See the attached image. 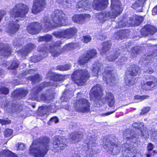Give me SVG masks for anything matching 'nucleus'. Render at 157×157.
Wrapping results in <instances>:
<instances>
[{
    "label": "nucleus",
    "mask_w": 157,
    "mask_h": 157,
    "mask_svg": "<svg viewBox=\"0 0 157 157\" xmlns=\"http://www.w3.org/2000/svg\"><path fill=\"white\" fill-rule=\"evenodd\" d=\"M111 69L106 67L103 73V79L104 82L110 86H113L117 81L115 75L113 73Z\"/></svg>",
    "instance_id": "obj_11"
},
{
    "label": "nucleus",
    "mask_w": 157,
    "mask_h": 157,
    "mask_svg": "<svg viewBox=\"0 0 157 157\" xmlns=\"http://www.w3.org/2000/svg\"><path fill=\"white\" fill-rule=\"evenodd\" d=\"M96 50L93 49L87 52L86 55L89 59L95 57L97 55Z\"/></svg>",
    "instance_id": "obj_41"
},
{
    "label": "nucleus",
    "mask_w": 157,
    "mask_h": 157,
    "mask_svg": "<svg viewBox=\"0 0 157 157\" xmlns=\"http://www.w3.org/2000/svg\"><path fill=\"white\" fill-rule=\"evenodd\" d=\"M114 139L110 137L105 138L103 140L102 146L103 148L108 151H110L113 155H117L120 151V147L115 143Z\"/></svg>",
    "instance_id": "obj_8"
},
{
    "label": "nucleus",
    "mask_w": 157,
    "mask_h": 157,
    "mask_svg": "<svg viewBox=\"0 0 157 157\" xmlns=\"http://www.w3.org/2000/svg\"><path fill=\"white\" fill-rule=\"evenodd\" d=\"M75 109L79 112H88L90 110V105L89 101L84 98H81L77 100L74 104Z\"/></svg>",
    "instance_id": "obj_13"
},
{
    "label": "nucleus",
    "mask_w": 157,
    "mask_h": 157,
    "mask_svg": "<svg viewBox=\"0 0 157 157\" xmlns=\"http://www.w3.org/2000/svg\"><path fill=\"white\" fill-rule=\"evenodd\" d=\"M91 94L95 98L94 101V105L99 107L105 102H107L109 106L113 107L115 103L114 96L110 93H107L105 97L101 99L102 90L100 85H98L93 87L91 89Z\"/></svg>",
    "instance_id": "obj_3"
},
{
    "label": "nucleus",
    "mask_w": 157,
    "mask_h": 157,
    "mask_svg": "<svg viewBox=\"0 0 157 157\" xmlns=\"http://www.w3.org/2000/svg\"><path fill=\"white\" fill-rule=\"evenodd\" d=\"M82 38V41L85 43H87L90 41L91 40V37L88 35H86L83 36Z\"/></svg>",
    "instance_id": "obj_50"
},
{
    "label": "nucleus",
    "mask_w": 157,
    "mask_h": 157,
    "mask_svg": "<svg viewBox=\"0 0 157 157\" xmlns=\"http://www.w3.org/2000/svg\"><path fill=\"white\" fill-rule=\"evenodd\" d=\"M103 70V65L99 62H95L93 65L92 73L94 76H97Z\"/></svg>",
    "instance_id": "obj_28"
},
{
    "label": "nucleus",
    "mask_w": 157,
    "mask_h": 157,
    "mask_svg": "<svg viewBox=\"0 0 157 157\" xmlns=\"http://www.w3.org/2000/svg\"><path fill=\"white\" fill-rule=\"evenodd\" d=\"M127 61V58L125 56H121L117 61V64L118 65L124 64Z\"/></svg>",
    "instance_id": "obj_46"
},
{
    "label": "nucleus",
    "mask_w": 157,
    "mask_h": 157,
    "mask_svg": "<svg viewBox=\"0 0 157 157\" xmlns=\"http://www.w3.org/2000/svg\"><path fill=\"white\" fill-rule=\"evenodd\" d=\"M50 144L48 138L40 137L33 141L30 147L29 153L34 157H44L49 150Z\"/></svg>",
    "instance_id": "obj_2"
},
{
    "label": "nucleus",
    "mask_w": 157,
    "mask_h": 157,
    "mask_svg": "<svg viewBox=\"0 0 157 157\" xmlns=\"http://www.w3.org/2000/svg\"><path fill=\"white\" fill-rule=\"evenodd\" d=\"M127 25L126 23H124L122 21H121L117 23L116 27L117 28H119L124 27Z\"/></svg>",
    "instance_id": "obj_51"
},
{
    "label": "nucleus",
    "mask_w": 157,
    "mask_h": 157,
    "mask_svg": "<svg viewBox=\"0 0 157 157\" xmlns=\"http://www.w3.org/2000/svg\"><path fill=\"white\" fill-rule=\"evenodd\" d=\"M67 139L63 136L56 137L53 138L52 144L54 147L63 150L67 146Z\"/></svg>",
    "instance_id": "obj_15"
},
{
    "label": "nucleus",
    "mask_w": 157,
    "mask_h": 157,
    "mask_svg": "<svg viewBox=\"0 0 157 157\" xmlns=\"http://www.w3.org/2000/svg\"><path fill=\"white\" fill-rule=\"evenodd\" d=\"M52 35L58 38H67L65 30L54 32L52 33Z\"/></svg>",
    "instance_id": "obj_37"
},
{
    "label": "nucleus",
    "mask_w": 157,
    "mask_h": 157,
    "mask_svg": "<svg viewBox=\"0 0 157 157\" xmlns=\"http://www.w3.org/2000/svg\"><path fill=\"white\" fill-rule=\"evenodd\" d=\"M155 82L152 81H147V82L145 83V86H150L151 87V88H152L153 87L155 86L157 84V83H155V80L154 81Z\"/></svg>",
    "instance_id": "obj_53"
},
{
    "label": "nucleus",
    "mask_w": 157,
    "mask_h": 157,
    "mask_svg": "<svg viewBox=\"0 0 157 157\" xmlns=\"http://www.w3.org/2000/svg\"><path fill=\"white\" fill-rule=\"evenodd\" d=\"M146 79L149 81H152L154 82V81L155 80V83H157V79L154 76L150 75Z\"/></svg>",
    "instance_id": "obj_58"
},
{
    "label": "nucleus",
    "mask_w": 157,
    "mask_h": 157,
    "mask_svg": "<svg viewBox=\"0 0 157 157\" xmlns=\"http://www.w3.org/2000/svg\"><path fill=\"white\" fill-rule=\"evenodd\" d=\"M29 10V7L26 5L22 3L17 5L15 7L11 10L10 14L12 17L15 18L16 21H18L16 19L17 17H24L28 13Z\"/></svg>",
    "instance_id": "obj_9"
},
{
    "label": "nucleus",
    "mask_w": 157,
    "mask_h": 157,
    "mask_svg": "<svg viewBox=\"0 0 157 157\" xmlns=\"http://www.w3.org/2000/svg\"><path fill=\"white\" fill-rule=\"evenodd\" d=\"M9 92V89L4 86H0V93L4 94H7Z\"/></svg>",
    "instance_id": "obj_48"
},
{
    "label": "nucleus",
    "mask_w": 157,
    "mask_h": 157,
    "mask_svg": "<svg viewBox=\"0 0 157 157\" xmlns=\"http://www.w3.org/2000/svg\"><path fill=\"white\" fill-rule=\"evenodd\" d=\"M108 3V0H94L92 6L94 9L101 10L106 8ZM92 6L88 1L82 0L78 2L76 8L79 11H84V10H88Z\"/></svg>",
    "instance_id": "obj_4"
},
{
    "label": "nucleus",
    "mask_w": 157,
    "mask_h": 157,
    "mask_svg": "<svg viewBox=\"0 0 157 157\" xmlns=\"http://www.w3.org/2000/svg\"><path fill=\"white\" fill-rule=\"evenodd\" d=\"M145 84L144 85H142V87L143 89L145 90H151V87L150 86H145Z\"/></svg>",
    "instance_id": "obj_63"
},
{
    "label": "nucleus",
    "mask_w": 157,
    "mask_h": 157,
    "mask_svg": "<svg viewBox=\"0 0 157 157\" xmlns=\"http://www.w3.org/2000/svg\"><path fill=\"white\" fill-rule=\"evenodd\" d=\"M4 132L5 136L6 137H8L12 135L13 130L11 129H6L5 131Z\"/></svg>",
    "instance_id": "obj_52"
},
{
    "label": "nucleus",
    "mask_w": 157,
    "mask_h": 157,
    "mask_svg": "<svg viewBox=\"0 0 157 157\" xmlns=\"http://www.w3.org/2000/svg\"><path fill=\"white\" fill-rule=\"evenodd\" d=\"M89 73L86 70H77L75 71L71 75V79L78 86H81L88 80Z\"/></svg>",
    "instance_id": "obj_6"
},
{
    "label": "nucleus",
    "mask_w": 157,
    "mask_h": 157,
    "mask_svg": "<svg viewBox=\"0 0 157 157\" xmlns=\"http://www.w3.org/2000/svg\"><path fill=\"white\" fill-rule=\"evenodd\" d=\"M127 73L132 76L137 75L140 72V68L137 65H133L131 66L128 70Z\"/></svg>",
    "instance_id": "obj_25"
},
{
    "label": "nucleus",
    "mask_w": 157,
    "mask_h": 157,
    "mask_svg": "<svg viewBox=\"0 0 157 157\" xmlns=\"http://www.w3.org/2000/svg\"><path fill=\"white\" fill-rule=\"evenodd\" d=\"M4 154L6 156L8 157H17V155L8 150H2L0 152V157Z\"/></svg>",
    "instance_id": "obj_38"
},
{
    "label": "nucleus",
    "mask_w": 157,
    "mask_h": 157,
    "mask_svg": "<svg viewBox=\"0 0 157 157\" xmlns=\"http://www.w3.org/2000/svg\"><path fill=\"white\" fill-rule=\"evenodd\" d=\"M120 51L118 49L113 50L111 52L110 55L107 57V59L109 61H115L120 55Z\"/></svg>",
    "instance_id": "obj_31"
},
{
    "label": "nucleus",
    "mask_w": 157,
    "mask_h": 157,
    "mask_svg": "<svg viewBox=\"0 0 157 157\" xmlns=\"http://www.w3.org/2000/svg\"><path fill=\"white\" fill-rule=\"evenodd\" d=\"M52 27V23L49 18L46 17L40 24L37 22H34L30 24L27 27V29L28 32L33 35L37 34L42 29L44 32H47Z\"/></svg>",
    "instance_id": "obj_5"
},
{
    "label": "nucleus",
    "mask_w": 157,
    "mask_h": 157,
    "mask_svg": "<svg viewBox=\"0 0 157 157\" xmlns=\"http://www.w3.org/2000/svg\"><path fill=\"white\" fill-rule=\"evenodd\" d=\"M40 53L39 54V56H34L31 57V61L33 62L36 63L41 60L44 58L45 57L47 56V54L46 52L44 51H39Z\"/></svg>",
    "instance_id": "obj_29"
},
{
    "label": "nucleus",
    "mask_w": 157,
    "mask_h": 157,
    "mask_svg": "<svg viewBox=\"0 0 157 157\" xmlns=\"http://www.w3.org/2000/svg\"><path fill=\"white\" fill-rule=\"evenodd\" d=\"M111 11L108 12L112 18H115L120 14L123 8L119 0H111Z\"/></svg>",
    "instance_id": "obj_12"
},
{
    "label": "nucleus",
    "mask_w": 157,
    "mask_h": 157,
    "mask_svg": "<svg viewBox=\"0 0 157 157\" xmlns=\"http://www.w3.org/2000/svg\"><path fill=\"white\" fill-rule=\"evenodd\" d=\"M90 16L89 14L76 15L72 18L73 21L75 23L82 24L89 20Z\"/></svg>",
    "instance_id": "obj_17"
},
{
    "label": "nucleus",
    "mask_w": 157,
    "mask_h": 157,
    "mask_svg": "<svg viewBox=\"0 0 157 157\" xmlns=\"http://www.w3.org/2000/svg\"><path fill=\"white\" fill-rule=\"evenodd\" d=\"M54 81L44 82L38 86L33 88L32 90L31 94L34 100L40 101H44L46 102H48L53 98L52 91L51 90H47L46 92H43L39 96L38 93L40 91L44 88L49 86H58L57 82L63 81L65 79V77L61 75H56L54 77Z\"/></svg>",
    "instance_id": "obj_1"
},
{
    "label": "nucleus",
    "mask_w": 157,
    "mask_h": 157,
    "mask_svg": "<svg viewBox=\"0 0 157 157\" xmlns=\"http://www.w3.org/2000/svg\"><path fill=\"white\" fill-rule=\"evenodd\" d=\"M21 40L19 39H16L13 42V44L14 46H21L22 44L20 43Z\"/></svg>",
    "instance_id": "obj_59"
},
{
    "label": "nucleus",
    "mask_w": 157,
    "mask_h": 157,
    "mask_svg": "<svg viewBox=\"0 0 157 157\" xmlns=\"http://www.w3.org/2000/svg\"><path fill=\"white\" fill-rule=\"evenodd\" d=\"M16 147L17 148V150H23L25 148V145L23 143H18Z\"/></svg>",
    "instance_id": "obj_55"
},
{
    "label": "nucleus",
    "mask_w": 157,
    "mask_h": 157,
    "mask_svg": "<svg viewBox=\"0 0 157 157\" xmlns=\"http://www.w3.org/2000/svg\"><path fill=\"white\" fill-rule=\"evenodd\" d=\"M19 28V25L17 23H10L8 29V32L11 34H14L17 31Z\"/></svg>",
    "instance_id": "obj_33"
},
{
    "label": "nucleus",
    "mask_w": 157,
    "mask_h": 157,
    "mask_svg": "<svg viewBox=\"0 0 157 157\" xmlns=\"http://www.w3.org/2000/svg\"><path fill=\"white\" fill-rule=\"evenodd\" d=\"M111 44L110 41L103 42L102 43V48L101 52V55H107L109 53Z\"/></svg>",
    "instance_id": "obj_27"
},
{
    "label": "nucleus",
    "mask_w": 157,
    "mask_h": 157,
    "mask_svg": "<svg viewBox=\"0 0 157 157\" xmlns=\"http://www.w3.org/2000/svg\"><path fill=\"white\" fill-rule=\"evenodd\" d=\"M147 0H138L133 3L131 7L138 12H142L144 3Z\"/></svg>",
    "instance_id": "obj_26"
},
{
    "label": "nucleus",
    "mask_w": 157,
    "mask_h": 157,
    "mask_svg": "<svg viewBox=\"0 0 157 157\" xmlns=\"http://www.w3.org/2000/svg\"><path fill=\"white\" fill-rule=\"evenodd\" d=\"M62 44L60 41L56 42L54 44H48L45 47H43V45L40 46L37 49L39 51H44V52H50L52 55L54 57H57L61 53V50L58 48V47Z\"/></svg>",
    "instance_id": "obj_10"
},
{
    "label": "nucleus",
    "mask_w": 157,
    "mask_h": 157,
    "mask_svg": "<svg viewBox=\"0 0 157 157\" xmlns=\"http://www.w3.org/2000/svg\"><path fill=\"white\" fill-rule=\"evenodd\" d=\"M52 38V36H51L47 35L45 36L39 37L38 41L39 42L43 41H48L51 40Z\"/></svg>",
    "instance_id": "obj_44"
},
{
    "label": "nucleus",
    "mask_w": 157,
    "mask_h": 157,
    "mask_svg": "<svg viewBox=\"0 0 157 157\" xmlns=\"http://www.w3.org/2000/svg\"><path fill=\"white\" fill-rule=\"evenodd\" d=\"M28 93V91L27 90L21 88L14 91L11 96L15 99L19 100L24 97Z\"/></svg>",
    "instance_id": "obj_18"
},
{
    "label": "nucleus",
    "mask_w": 157,
    "mask_h": 157,
    "mask_svg": "<svg viewBox=\"0 0 157 157\" xmlns=\"http://www.w3.org/2000/svg\"><path fill=\"white\" fill-rule=\"evenodd\" d=\"M143 19L144 18L142 16H135L132 18H130L128 22L130 26H138L142 22Z\"/></svg>",
    "instance_id": "obj_21"
},
{
    "label": "nucleus",
    "mask_w": 157,
    "mask_h": 157,
    "mask_svg": "<svg viewBox=\"0 0 157 157\" xmlns=\"http://www.w3.org/2000/svg\"><path fill=\"white\" fill-rule=\"evenodd\" d=\"M70 136L73 142L75 143L81 140L83 135L81 132H75L71 134Z\"/></svg>",
    "instance_id": "obj_30"
},
{
    "label": "nucleus",
    "mask_w": 157,
    "mask_h": 157,
    "mask_svg": "<svg viewBox=\"0 0 157 157\" xmlns=\"http://www.w3.org/2000/svg\"><path fill=\"white\" fill-rule=\"evenodd\" d=\"M130 33V32L129 30H121L116 33L114 36L117 40H121L128 37Z\"/></svg>",
    "instance_id": "obj_23"
},
{
    "label": "nucleus",
    "mask_w": 157,
    "mask_h": 157,
    "mask_svg": "<svg viewBox=\"0 0 157 157\" xmlns=\"http://www.w3.org/2000/svg\"><path fill=\"white\" fill-rule=\"evenodd\" d=\"M89 59V58L85 55V56H82L79 58L78 63L81 65H83L86 63Z\"/></svg>",
    "instance_id": "obj_42"
},
{
    "label": "nucleus",
    "mask_w": 157,
    "mask_h": 157,
    "mask_svg": "<svg viewBox=\"0 0 157 157\" xmlns=\"http://www.w3.org/2000/svg\"><path fill=\"white\" fill-rule=\"evenodd\" d=\"M18 66V63L15 62H14L12 63L10 67H8V68L9 69H15L17 68Z\"/></svg>",
    "instance_id": "obj_57"
},
{
    "label": "nucleus",
    "mask_w": 157,
    "mask_h": 157,
    "mask_svg": "<svg viewBox=\"0 0 157 157\" xmlns=\"http://www.w3.org/2000/svg\"><path fill=\"white\" fill-rule=\"evenodd\" d=\"M88 140H89L88 142H87L86 144L90 146L91 147H95L96 146V140L95 136H89L87 137Z\"/></svg>",
    "instance_id": "obj_40"
},
{
    "label": "nucleus",
    "mask_w": 157,
    "mask_h": 157,
    "mask_svg": "<svg viewBox=\"0 0 157 157\" xmlns=\"http://www.w3.org/2000/svg\"><path fill=\"white\" fill-rule=\"evenodd\" d=\"M51 18L53 22L56 24L57 26H65L68 24L67 17L61 10H55L51 15Z\"/></svg>",
    "instance_id": "obj_7"
},
{
    "label": "nucleus",
    "mask_w": 157,
    "mask_h": 157,
    "mask_svg": "<svg viewBox=\"0 0 157 157\" xmlns=\"http://www.w3.org/2000/svg\"><path fill=\"white\" fill-rule=\"evenodd\" d=\"M128 48L132 49V52L133 56H135L136 54L139 53V48L137 46L135 45L133 47H132L131 45H129L128 46Z\"/></svg>",
    "instance_id": "obj_47"
},
{
    "label": "nucleus",
    "mask_w": 157,
    "mask_h": 157,
    "mask_svg": "<svg viewBox=\"0 0 157 157\" xmlns=\"http://www.w3.org/2000/svg\"><path fill=\"white\" fill-rule=\"evenodd\" d=\"M67 39H69L73 37L77 31L75 27L71 28L65 30Z\"/></svg>",
    "instance_id": "obj_34"
},
{
    "label": "nucleus",
    "mask_w": 157,
    "mask_h": 157,
    "mask_svg": "<svg viewBox=\"0 0 157 157\" xmlns=\"http://www.w3.org/2000/svg\"><path fill=\"white\" fill-rule=\"evenodd\" d=\"M45 4L44 0H34L33 3L32 12L37 14L41 12L44 8Z\"/></svg>",
    "instance_id": "obj_16"
},
{
    "label": "nucleus",
    "mask_w": 157,
    "mask_h": 157,
    "mask_svg": "<svg viewBox=\"0 0 157 157\" xmlns=\"http://www.w3.org/2000/svg\"><path fill=\"white\" fill-rule=\"evenodd\" d=\"M19 106L17 104H13V106L11 107V112H13L15 111H17L18 110V109Z\"/></svg>",
    "instance_id": "obj_56"
},
{
    "label": "nucleus",
    "mask_w": 157,
    "mask_h": 157,
    "mask_svg": "<svg viewBox=\"0 0 157 157\" xmlns=\"http://www.w3.org/2000/svg\"><path fill=\"white\" fill-rule=\"evenodd\" d=\"M0 123L2 125L9 124L11 123V121L8 118L3 120L0 119Z\"/></svg>",
    "instance_id": "obj_54"
},
{
    "label": "nucleus",
    "mask_w": 157,
    "mask_h": 157,
    "mask_svg": "<svg viewBox=\"0 0 157 157\" xmlns=\"http://www.w3.org/2000/svg\"><path fill=\"white\" fill-rule=\"evenodd\" d=\"M143 124L142 123H134L132 126L136 128V132H137V138H142V139L147 138L149 137L148 131L143 128Z\"/></svg>",
    "instance_id": "obj_14"
},
{
    "label": "nucleus",
    "mask_w": 157,
    "mask_h": 157,
    "mask_svg": "<svg viewBox=\"0 0 157 157\" xmlns=\"http://www.w3.org/2000/svg\"><path fill=\"white\" fill-rule=\"evenodd\" d=\"M156 29L150 25H146L144 26L140 32L143 35L147 36L149 34L153 35L156 32Z\"/></svg>",
    "instance_id": "obj_20"
},
{
    "label": "nucleus",
    "mask_w": 157,
    "mask_h": 157,
    "mask_svg": "<svg viewBox=\"0 0 157 157\" xmlns=\"http://www.w3.org/2000/svg\"><path fill=\"white\" fill-rule=\"evenodd\" d=\"M36 47L35 44L33 43H29L28 44L22 48L21 51V54L22 56H26L27 54L32 51Z\"/></svg>",
    "instance_id": "obj_24"
},
{
    "label": "nucleus",
    "mask_w": 157,
    "mask_h": 157,
    "mask_svg": "<svg viewBox=\"0 0 157 157\" xmlns=\"http://www.w3.org/2000/svg\"><path fill=\"white\" fill-rule=\"evenodd\" d=\"M71 66L68 64H66L64 65L58 66L56 67V69L57 70L61 71L67 70L70 68Z\"/></svg>",
    "instance_id": "obj_45"
},
{
    "label": "nucleus",
    "mask_w": 157,
    "mask_h": 157,
    "mask_svg": "<svg viewBox=\"0 0 157 157\" xmlns=\"http://www.w3.org/2000/svg\"><path fill=\"white\" fill-rule=\"evenodd\" d=\"M150 110V108L149 107H147L144 108L142 110V112L141 113V114H144L148 112Z\"/></svg>",
    "instance_id": "obj_60"
},
{
    "label": "nucleus",
    "mask_w": 157,
    "mask_h": 157,
    "mask_svg": "<svg viewBox=\"0 0 157 157\" xmlns=\"http://www.w3.org/2000/svg\"><path fill=\"white\" fill-rule=\"evenodd\" d=\"M136 78L126 73V75L124 78V81L125 84L128 86H130L134 85L136 82Z\"/></svg>",
    "instance_id": "obj_32"
},
{
    "label": "nucleus",
    "mask_w": 157,
    "mask_h": 157,
    "mask_svg": "<svg viewBox=\"0 0 157 157\" xmlns=\"http://www.w3.org/2000/svg\"><path fill=\"white\" fill-rule=\"evenodd\" d=\"M27 78L29 80H30L32 82H38L42 79L41 76L38 74L33 76H29Z\"/></svg>",
    "instance_id": "obj_39"
},
{
    "label": "nucleus",
    "mask_w": 157,
    "mask_h": 157,
    "mask_svg": "<svg viewBox=\"0 0 157 157\" xmlns=\"http://www.w3.org/2000/svg\"><path fill=\"white\" fill-rule=\"evenodd\" d=\"M134 133L135 132L134 131H132L130 133L125 132L123 133L124 137L128 140L133 139L139 138H137V136L136 137V136H137V134L135 133V135H134Z\"/></svg>",
    "instance_id": "obj_36"
},
{
    "label": "nucleus",
    "mask_w": 157,
    "mask_h": 157,
    "mask_svg": "<svg viewBox=\"0 0 157 157\" xmlns=\"http://www.w3.org/2000/svg\"><path fill=\"white\" fill-rule=\"evenodd\" d=\"M148 96H136L135 97V98L136 99H140L141 100H143L147 98Z\"/></svg>",
    "instance_id": "obj_61"
},
{
    "label": "nucleus",
    "mask_w": 157,
    "mask_h": 157,
    "mask_svg": "<svg viewBox=\"0 0 157 157\" xmlns=\"http://www.w3.org/2000/svg\"><path fill=\"white\" fill-rule=\"evenodd\" d=\"M95 17L98 22L102 23H104L107 20L112 18L108 12L97 13L95 15Z\"/></svg>",
    "instance_id": "obj_19"
},
{
    "label": "nucleus",
    "mask_w": 157,
    "mask_h": 157,
    "mask_svg": "<svg viewBox=\"0 0 157 157\" xmlns=\"http://www.w3.org/2000/svg\"><path fill=\"white\" fill-rule=\"evenodd\" d=\"M75 47V44H74L70 43L68 44H67L65 45L64 48V49L67 50H69L73 49Z\"/></svg>",
    "instance_id": "obj_49"
},
{
    "label": "nucleus",
    "mask_w": 157,
    "mask_h": 157,
    "mask_svg": "<svg viewBox=\"0 0 157 157\" xmlns=\"http://www.w3.org/2000/svg\"><path fill=\"white\" fill-rule=\"evenodd\" d=\"M55 107V105L53 104L52 105H50L48 106H42L39 108V110H40V112L44 115L47 112L52 111V109Z\"/></svg>",
    "instance_id": "obj_35"
},
{
    "label": "nucleus",
    "mask_w": 157,
    "mask_h": 157,
    "mask_svg": "<svg viewBox=\"0 0 157 157\" xmlns=\"http://www.w3.org/2000/svg\"><path fill=\"white\" fill-rule=\"evenodd\" d=\"M11 53V48L9 45H4L3 44L0 43V56H8Z\"/></svg>",
    "instance_id": "obj_22"
},
{
    "label": "nucleus",
    "mask_w": 157,
    "mask_h": 157,
    "mask_svg": "<svg viewBox=\"0 0 157 157\" xmlns=\"http://www.w3.org/2000/svg\"><path fill=\"white\" fill-rule=\"evenodd\" d=\"M50 121L54 122L55 123H57L58 122V120L56 117H54L51 118Z\"/></svg>",
    "instance_id": "obj_62"
},
{
    "label": "nucleus",
    "mask_w": 157,
    "mask_h": 157,
    "mask_svg": "<svg viewBox=\"0 0 157 157\" xmlns=\"http://www.w3.org/2000/svg\"><path fill=\"white\" fill-rule=\"evenodd\" d=\"M122 146L123 150H125L126 153L128 152V151H131L133 148L132 144H131L130 145L128 144V141L126 143L122 144Z\"/></svg>",
    "instance_id": "obj_43"
},
{
    "label": "nucleus",
    "mask_w": 157,
    "mask_h": 157,
    "mask_svg": "<svg viewBox=\"0 0 157 157\" xmlns=\"http://www.w3.org/2000/svg\"><path fill=\"white\" fill-rule=\"evenodd\" d=\"M152 14L155 15L157 14V5L155 6L152 10Z\"/></svg>",
    "instance_id": "obj_64"
}]
</instances>
